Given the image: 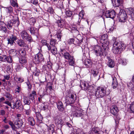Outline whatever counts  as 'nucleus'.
Returning <instances> with one entry per match:
<instances>
[{
  "mask_svg": "<svg viewBox=\"0 0 134 134\" xmlns=\"http://www.w3.org/2000/svg\"><path fill=\"white\" fill-rule=\"evenodd\" d=\"M107 48V46L103 44L101 47L98 45L95 46L92 51L97 56L101 57L104 55H106V51Z\"/></svg>",
  "mask_w": 134,
  "mask_h": 134,
  "instance_id": "1",
  "label": "nucleus"
},
{
  "mask_svg": "<svg viewBox=\"0 0 134 134\" xmlns=\"http://www.w3.org/2000/svg\"><path fill=\"white\" fill-rule=\"evenodd\" d=\"M125 45L121 42H118L117 41L114 42L113 48V52L116 54L120 53L125 49Z\"/></svg>",
  "mask_w": 134,
  "mask_h": 134,
  "instance_id": "2",
  "label": "nucleus"
},
{
  "mask_svg": "<svg viewBox=\"0 0 134 134\" xmlns=\"http://www.w3.org/2000/svg\"><path fill=\"white\" fill-rule=\"evenodd\" d=\"M76 94L70 91H68L65 97V103L66 105L73 104L76 99Z\"/></svg>",
  "mask_w": 134,
  "mask_h": 134,
  "instance_id": "3",
  "label": "nucleus"
},
{
  "mask_svg": "<svg viewBox=\"0 0 134 134\" xmlns=\"http://www.w3.org/2000/svg\"><path fill=\"white\" fill-rule=\"evenodd\" d=\"M106 88L100 87H98L96 90L95 96L97 98H102L106 94Z\"/></svg>",
  "mask_w": 134,
  "mask_h": 134,
  "instance_id": "4",
  "label": "nucleus"
},
{
  "mask_svg": "<svg viewBox=\"0 0 134 134\" xmlns=\"http://www.w3.org/2000/svg\"><path fill=\"white\" fill-rule=\"evenodd\" d=\"M120 12L119 13V21L121 22H124L127 19V16L126 12L124 10L119 9Z\"/></svg>",
  "mask_w": 134,
  "mask_h": 134,
  "instance_id": "5",
  "label": "nucleus"
},
{
  "mask_svg": "<svg viewBox=\"0 0 134 134\" xmlns=\"http://www.w3.org/2000/svg\"><path fill=\"white\" fill-rule=\"evenodd\" d=\"M20 34L23 40H27L30 42L33 41L31 36L29 35L25 30H23L21 31Z\"/></svg>",
  "mask_w": 134,
  "mask_h": 134,
  "instance_id": "6",
  "label": "nucleus"
},
{
  "mask_svg": "<svg viewBox=\"0 0 134 134\" xmlns=\"http://www.w3.org/2000/svg\"><path fill=\"white\" fill-rule=\"evenodd\" d=\"M18 19V20H16L12 19L10 20H8L7 21H5V23L3 22L4 24L5 25L8 30H11L12 28V27L13 24H14L16 23H17L18 24H19V21Z\"/></svg>",
  "mask_w": 134,
  "mask_h": 134,
  "instance_id": "7",
  "label": "nucleus"
},
{
  "mask_svg": "<svg viewBox=\"0 0 134 134\" xmlns=\"http://www.w3.org/2000/svg\"><path fill=\"white\" fill-rule=\"evenodd\" d=\"M44 58L43 55L41 53H38L36 54L33 58V61L35 64H38L42 61Z\"/></svg>",
  "mask_w": 134,
  "mask_h": 134,
  "instance_id": "8",
  "label": "nucleus"
},
{
  "mask_svg": "<svg viewBox=\"0 0 134 134\" xmlns=\"http://www.w3.org/2000/svg\"><path fill=\"white\" fill-rule=\"evenodd\" d=\"M17 39V36L14 34H12L10 36H8L7 38L8 41L7 44L10 46H12L14 43H15V41Z\"/></svg>",
  "mask_w": 134,
  "mask_h": 134,
  "instance_id": "9",
  "label": "nucleus"
},
{
  "mask_svg": "<svg viewBox=\"0 0 134 134\" xmlns=\"http://www.w3.org/2000/svg\"><path fill=\"white\" fill-rule=\"evenodd\" d=\"M6 61L8 63H12L13 61L12 57L10 56H7L5 55L0 56V62H4Z\"/></svg>",
  "mask_w": 134,
  "mask_h": 134,
  "instance_id": "10",
  "label": "nucleus"
},
{
  "mask_svg": "<svg viewBox=\"0 0 134 134\" xmlns=\"http://www.w3.org/2000/svg\"><path fill=\"white\" fill-rule=\"evenodd\" d=\"M105 16L107 18H114L115 16V12L114 10H110L106 11Z\"/></svg>",
  "mask_w": 134,
  "mask_h": 134,
  "instance_id": "11",
  "label": "nucleus"
},
{
  "mask_svg": "<svg viewBox=\"0 0 134 134\" xmlns=\"http://www.w3.org/2000/svg\"><path fill=\"white\" fill-rule=\"evenodd\" d=\"M15 130L16 131V129L21 128L23 124V122L21 119L18 118V120L14 122Z\"/></svg>",
  "mask_w": 134,
  "mask_h": 134,
  "instance_id": "12",
  "label": "nucleus"
},
{
  "mask_svg": "<svg viewBox=\"0 0 134 134\" xmlns=\"http://www.w3.org/2000/svg\"><path fill=\"white\" fill-rule=\"evenodd\" d=\"M114 6L119 7L122 5L123 1L122 0H111Z\"/></svg>",
  "mask_w": 134,
  "mask_h": 134,
  "instance_id": "13",
  "label": "nucleus"
},
{
  "mask_svg": "<svg viewBox=\"0 0 134 134\" xmlns=\"http://www.w3.org/2000/svg\"><path fill=\"white\" fill-rule=\"evenodd\" d=\"M60 53L65 59H67L70 58V56H72L69 54L68 52H67L64 49H61Z\"/></svg>",
  "mask_w": 134,
  "mask_h": 134,
  "instance_id": "14",
  "label": "nucleus"
},
{
  "mask_svg": "<svg viewBox=\"0 0 134 134\" xmlns=\"http://www.w3.org/2000/svg\"><path fill=\"white\" fill-rule=\"evenodd\" d=\"M110 111L111 114L114 116H115L117 114L118 110L116 106L113 105L110 108Z\"/></svg>",
  "mask_w": 134,
  "mask_h": 134,
  "instance_id": "15",
  "label": "nucleus"
},
{
  "mask_svg": "<svg viewBox=\"0 0 134 134\" xmlns=\"http://www.w3.org/2000/svg\"><path fill=\"white\" fill-rule=\"evenodd\" d=\"M88 84L86 82L81 81L80 82V87L82 90L88 91Z\"/></svg>",
  "mask_w": 134,
  "mask_h": 134,
  "instance_id": "16",
  "label": "nucleus"
},
{
  "mask_svg": "<svg viewBox=\"0 0 134 134\" xmlns=\"http://www.w3.org/2000/svg\"><path fill=\"white\" fill-rule=\"evenodd\" d=\"M108 37V36L107 34H104L102 35L100 38V41L103 44L107 45V46H108V43H107V39Z\"/></svg>",
  "mask_w": 134,
  "mask_h": 134,
  "instance_id": "17",
  "label": "nucleus"
},
{
  "mask_svg": "<svg viewBox=\"0 0 134 134\" xmlns=\"http://www.w3.org/2000/svg\"><path fill=\"white\" fill-rule=\"evenodd\" d=\"M36 116L37 118V122L38 123H41L42 122L43 118L42 116L39 112H37L36 113Z\"/></svg>",
  "mask_w": 134,
  "mask_h": 134,
  "instance_id": "18",
  "label": "nucleus"
},
{
  "mask_svg": "<svg viewBox=\"0 0 134 134\" xmlns=\"http://www.w3.org/2000/svg\"><path fill=\"white\" fill-rule=\"evenodd\" d=\"M28 122L30 125L31 126H34L36 122L34 118L32 116H30L27 119Z\"/></svg>",
  "mask_w": 134,
  "mask_h": 134,
  "instance_id": "19",
  "label": "nucleus"
},
{
  "mask_svg": "<svg viewBox=\"0 0 134 134\" xmlns=\"http://www.w3.org/2000/svg\"><path fill=\"white\" fill-rule=\"evenodd\" d=\"M75 109H76L75 111H74V114L76 117H80L83 115L82 113V111L80 109H79L77 107H75Z\"/></svg>",
  "mask_w": 134,
  "mask_h": 134,
  "instance_id": "20",
  "label": "nucleus"
},
{
  "mask_svg": "<svg viewBox=\"0 0 134 134\" xmlns=\"http://www.w3.org/2000/svg\"><path fill=\"white\" fill-rule=\"evenodd\" d=\"M65 23V21L62 19L58 20L55 22L58 26L60 28H63L64 26Z\"/></svg>",
  "mask_w": 134,
  "mask_h": 134,
  "instance_id": "21",
  "label": "nucleus"
},
{
  "mask_svg": "<svg viewBox=\"0 0 134 134\" xmlns=\"http://www.w3.org/2000/svg\"><path fill=\"white\" fill-rule=\"evenodd\" d=\"M73 129V132L74 133L76 134H86L81 129L76 127H74Z\"/></svg>",
  "mask_w": 134,
  "mask_h": 134,
  "instance_id": "22",
  "label": "nucleus"
},
{
  "mask_svg": "<svg viewBox=\"0 0 134 134\" xmlns=\"http://www.w3.org/2000/svg\"><path fill=\"white\" fill-rule=\"evenodd\" d=\"M48 50L50 51V52L54 55L56 54L57 53V49L55 46L50 47L48 46Z\"/></svg>",
  "mask_w": 134,
  "mask_h": 134,
  "instance_id": "23",
  "label": "nucleus"
},
{
  "mask_svg": "<svg viewBox=\"0 0 134 134\" xmlns=\"http://www.w3.org/2000/svg\"><path fill=\"white\" fill-rule=\"evenodd\" d=\"M113 80L112 87L114 89L117 88L118 86V83L116 78L115 77H114L113 78Z\"/></svg>",
  "mask_w": 134,
  "mask_h": 134,
  "instance_id": "24",
  "label": "nucleus"
},
{
  "mask_svg": "<svg viewBox=\"0 0 134 134\" xmlns=\"http://www.w3.org/2000/svg\"><path fill=\"white\" fill-rule=\"evenodd\" d=\"M19 63L25 66H26L27 64V61L26 58L25 57H21L19 59Z\"/></svg>",
  "mask_w": 134,
  "mask_h": 134,
  "instance_id": "25",
  "label": "nucleus"
},
{
  "mask_svg": "<svg viewBox=\"0 0 134 134\" xmlns=\"http://www.w3.org/2000/svg\"><path fill=\"white\" fill-rule=\"evenodd\" d=\"M57 105L58 109L60 111H63L64 109L63 104L61 101H59L57 103Z\"/></svg>",
  "mask_w": 134,
  "mask_h": 134,
  "instance_id": "26",
  "label": "nucleus"
},
{
  "mask_svg": "<svg viewBox=\"0 0 134 134\" xmlns=\"http://www.w3.org/2000/svg\"><path fill=\"white\" fill-rule=\"evenodd\" d=\"M23 102L24 103V105H30L31 102L30 99L25 96H24L23 98Z\"/></svg>",
  "mask_w": 134,
  "mask_h": 134,
  "instance_id": "27",
  "label": "nucleus"
},
{
  "mask_svg": "<svg viewBox=\"0 0 134 134\" xmlns=\"http://www.w3.org/2000/svg\"><path fill=\"white\" fill-rule=\"evenodd\" d=\"M16 42L21 47H25L26 45L23 39H18Z\"/></svg>",
  "mask_w": 134,
  "mask_h": 134,
  "instance_id": "28",
  "label": "nucleus"
},
{
  "mask_svg": "<svg viewBox=\"0 0 134 134\" xmlns=\"http://www.w3.org/2000/svg\"><path fill=\"white\" fill-rule=\"evenodd\" d=\"M55 123L56 125H60L62 126L63 125L64 122L61 119H59L57 118H55Z\"/></svg>",
  "mask_w": 134,
  "mask_h": 134,
  "instance_id": "29",
  "label": "nucleus"
},
{
  "mask_svg": "<svg viewBox=\"0 0 134 134\" xmlns=\"http://www.w3.org/2000/svg\"><path fill=\"white\" fill-rule=\"evenodd\" d=\"M18 52L16 49H10L9 51V53L10 55V56L11 57L12 56H14L16 55L17 53Z\"/></svg>",
  "mask_w": 134,
  "mask_h": 134,
  "instance_id": "30",
  "label": "nucleus"
},
{
  "mask_svg": "<svg viewBox=\"0 0 134 134\" xmlns=\"http://www.w3.org/2000/svg\"><path fill=\"white\" fill-rule=\"evenodd\" d=\"M5 10L7 13H8L9 14H12L13 13V8L9 6L7 7H5Z\"/></svg>",
  "mask_w": 134,
  "mask_h": 134,
  "instance_id": "31",
  "label": "nucleus"
},
{
  "mask_svg": "<svg viewBox=\"0 0 134 134\" xmlns=\"http://www.w3.org/2000/svg\"><path fill=\"white\" fill-rule=\"evenodd\" d=\"M69 65L73 66L74 65L75 60L72 56H70V58L68 59Z\"/></svg>",
  "mask_w": 134,
  "mask_h": 134,
  "instance_id": "32",
  "label": "nucleus"
},
{
  "mask_svg": "<svg viewBox=\"0 0 134 134\" xmlns=\"http://www.w3.org/2000/svg\"><path fill=\"white\" fill-rule=\"evenodd\" d=\"M97 127H95L92 128L90 132V134H99V131Z\"/></svg>",
  "mask_w": 134,
  "mask_h": 134,
  "instance_id": "33",
  "label": "nucleus"
},
{
  "mask_svg": "<svg viewBox=\"0 0 134 134\" xmlns=\"http://www.w3.org/2000/svg\"><path fill=\"white\" fill-rule=\"evenodd\" d=\"M16 104L17 106V108L20 110H23V107H21V102L20 100H16Z\"/></svg>",
  "mask_w": 134,
  "mask_h": 134,
  "instance_id": "34",
  "label": "nucleus"
},
{
  "mask_svg": "<svg viewBox=\"0 0 134 134\" xmlns=\"http://www.w3.org/2000/svg\"><path fill=\"white\" fill-rule=\"evenodd\" d=\"M28 30L30 31L31 34L32 35H35L37 31H38L37 29L36 28L33 27H30Z\"/></svg>",
  "mask_w": 134,
  "mask_h": 134,
  "instance_id": "35",
  "label": "nucleus"
},
{
  "mask_svg": "<svg viewBox=\"0 0 134 134\" xmlns=\"http://www.w3.org/2000/svg\"><path fill=\"white\" fill-rule=\"evenodd\" d=\"M108 65L110 68H113L115 65L114 61L110 59L108 60Z\"/></svg>",
  "mask_w": 134,
  "mask_h": 134,
  "instance_id": "36",
  "label": "nucleus"
},
{
  "mask_svg": "<svg viewBox=\"0 0 134 134\" xmlns=\"http://www.w3.org/2000/svg\"><path fill=\"white\" fill-rule=\"evenodd\" d=\"M85 64L87 68H89L91 66L92 64V62L89 59H87L85 60Z\"/></svg>",
  "mask_w": 134,
  "mask_h": 134,
  "instance_id": "37",
  "label": "nucleus"
},
{
  "mask_svg": "<svg viewBox=\"0 0 134 134\" xmlns=\"http://www.w3.org/2000/svg\"><path fill=\"white\" fill-rule=\"evenodd\" d=\"M129 11H130V15L131 17V18L134 20V8H130Z\"/></svg>",
  "mask_w": 134,
  "mask_h": 134,
  "instance_id": "38",
  "label": "nucleus"
},
{
  "mask_svg": "<svg viewBox=\"0 0 134 134\" xmlns=\"http://www.w3.org/2000/svg\"><path fill=\"white\" fill-rule=\"evenodd\" d=\"M57 38H58L59 41H61V38L62 36L61 31L60 30H58L57 33Z\"/></svg>",
  "mask_w": 134,
  "mask_h": 134,
  "instance_id": "39",
  "label": "nucleus"
},
{
  "mask_svg": "<svg viewBox=\"0 0 134 134\" xmlns=\"http://www.w3.org/2000/svg\"><path fill=\"white\" fill-rule=\"evenodd\" d=\"M56 40L51 39L50 42V45L49 44V46L50 47H54L55 46V44L56 43Z\"/></svg>",
  "mask_w": 134,
  "mask_h": 134,
  "instance_id": "40",
  "label": "nucleus"
},
{
  "mask_svg": "<svg viewBox=\"0 0 134 134\" xmlns=\"http://www.w3.org/2000/svg\"><path fill=\"white\" fill-rule=\"evenodd\" d=\"M53 125L49 126L48 128V130L50 134H55L54 130L53 127Z\"/></svg>",
  "mask_w": 134,
  "mask_h": 134,
  "instance_id": "41",
  "label": "nucleus"
},
{
  "mask_svg": "<svg viewBox=\"0 0 134 134\" xmlns=\"http://www.w3.org/2000/svg\"><path fill=\"white\" fill-rule=\"evenodd\" d=\"M10 2L11 5L13 7H18L16 0H10Z\"/></svg>",
  "mask_w": 134,
  "mask_h": 134,
  "instance_id": "42",
  "label": "nucleus"
},
{
  "mask_svg": "<svg viewBox=\"0 0 134 134\" xmlns=\"http://www.w3.org/2000/svg\"><path fill=\"white\" fill-rule=\"evenodd\" d=\"M21 57H25L26 54L25 51L23 49L20 50L18 52Z\"/></svg>",
  "mask_w": 134,
  "mask_h": 134,
  "instance_id": "43",
  "label": "nucleus"
},
{
  "mask_svg": "<svg viewBox=\"0 0 134 134\" xmlns=\"http://www.w3.org/2000/svg\"><path fill=\"white\" fill-rule=\"evenodd\" d=\"M127 86L129 88L134 92V84L131 82L127 84Z\"/></svg>",
  "mask_w": 134,
  "mask_h": 134,
  "instance_id": "44",
  "label": "nucleus"
},
{
  "mask_svg": "<svg viewBox=\"0 0 134 134\" xmlns=\"http://www.w3.org/2000/svg\"><path fill=\"white\" fill-rule=\"evenodd\" d=\"M0 30L3 31L5 33L8 32V33L10 31L8 30V29L5 26H0Z\"/></svg>",
  "mask_w": 134,
  "mask_h": 134,
  "instance_id": "45",
  "label": "nucleus"
},
{
  "mask_svg": "<svg viewBox=\"0 0 134 134\" xmlns=\"http://www.w3.org/2000/svg\"><path fill=\"white\" fill-rule=\"evenodd\" d=\"M130 109L131 112L134 113V101L131 103L130 105Z\"/></svg>",
  "mask_w": 134,
  "mask_h": 134,
  "instance_id": "46",
  "label": "nucleus"
},
{
  "mask_svg": "<svg viewBox=\"0 0 134 134\" xmlns=\"http://www.w3.org/2000/svg\"><path fill=\"white\" fill-rule=\"evenodd\" d=\"M23 69H24V70H27V69L26 67V66H25L22 65H21L18 66L17 68V69L18 70H20Z\"/></svg>",
  "mask_w": 134,
  "mask_h": 134,
  "instance_id": "47",
  "label": "nucleus"
},
{
  "mask_svg": "<svg viewBox=\"0 0 134 134\" xmlns=\"http://www.w3.org/2000/svg\"><path fill=\"white\" fill-rule=\"evenodd\" d=\"M30 24L32 25H34L36 22L35 19L34 18H30L29 20Z\"/></svg>",
  "mask_w": 134,
  "mask_h": 134,
  "instance_id": "48",
  "label": "nucleus"
},
{
  "mask_svg": "<svg viewBox=\"0 0 134 134\" xmlns=\"http://www.w3.org/2000/svg\"><path fill=\"white\" fill-rule=\"evenodd\" d=\"M120 63L122 65H125L127 64L126 60L124 59H120L119 60Z\"/></svg>",
  "mask_w": 134,
  "mask_h": 134,
  "instance_id": "49",
  "label": "nucleus"
},
{
  "mask_svg": "<svg viewBox=\"0 0 134 134\" xmlns=\"http://www.w3.org/2000/svg\"><path fill=\"white\" fill-rule=\"evenodd\" d=\"M5 96L7 98L10 99L12 100L13 99L12 95L8 92H6L5 94Z\"/></svg>",
  "mask_w": 134,
  "mask_h": 134,
  "instance_id": "50",
  "label": "nucleus"
},
{
  "mask_svg": "<svg viewBox=\"0 0 134 134\" xmlns=\"http://www.w3.org/2000/svg\"><path fill=\"white\" fill-rule=\"evenodd\" d=\"M9 124L11 126L12 129L13 130H15V124L11 121H9L8 122Z\"/></svg>",
  "mask_w": 134,
  "mask_h": 134,
  "instance_id": "51",
  "label": "nucleus"
},
{
  "mask_svg": "<svg viewBox=\"0 0 134 134\" xmlns=\"http://www.w3.org/2000/svg\"><path fill=\"white\" fill-rule=\"evenodd\" d=\"M41 43L43 45H45L47 46V48L49 46V44L47 42V41L45 40H42L41 41Z\"/></svg>",
  "mask_w": 134,
  "mask_h": 134,
  "instance_id": "52",
  "label": "nucleus"
},
{
  "mask_svg": "<svg viewBox=\"0 0 134 134\" xmlns=\"http://www.w3.org/2000/svg\"><path fill=\"white\" fill-rule=\"evenodd\" d=\"M66 15L68 17H70L71 16L72 14V12L70 10H68L66 12Z\"/></svg>",
  "mask_w": 134,
  "mask_h": 134,
  "instance_id": "53",
  "label": "nucleus"
},
{
  "mask_svg": "<svg viewBox=\"0 0 134 134\" xmlns=\"http://www.w3.org/2000/svg\"><path fill=\"white\" fill-rule=\"evenodd\" d=\"M91 73L94 76H96L98 75L99 73L97 71H96L94 70L91 71Z\"/></svg>",
  "mask_w": 134,
  "mask_h": 134,
  "instance_id": "54",
  "label": "nucleus"
},
{
  "mask_svg": "<svg viewBox=\"0 0 134 134\" xmlns=\"http://www.w3.org/2000/svg\"><path fill=\"white\" fill-rule=\"evenodd\" d=\"M26 83L28 86V89L30 90L32 88V86L30 84L29 79H27V81L26 82Z\"/></svg>",
  "mask_w": 134,
  "mask_h": 134,
  "instance_id": "55",
  "label": "nucleus"
},
{
  "mask_svg": "<svg viewBox=\"0 0 134 134\" xmlns=\"http://www.w3.org/2000/svg\"><path fill=\"white\" fill-rule=\"evenodd\" d=\"M115 116H116V118L115 119V122L116 124H118L119 122V121L120 119V118L119 116H118L117 114Z\"/></svg>",
  "mask_w": 134,
  "mask_h": 134,
  "instance_id": "56",
  "label": "nucleus"
},
{
  "mask_svg": "<svg viewBox=\"0 0 134 134\" xmlns=\"http://www.w3.org/2000/svg\"><path fill=\"white\" fill-rule=\"evenodd\" d=\"M47 11L51 14H53L54 11L53 8L51 7H49Z\"/></svg>",
  "mask_w": 134,
  "mask_h": 134,
  "instance_id": "57",
  "label": "nucleus"
},
{
  "mask_svg": "<svg viewBox=\"0 0 134 134\" xmlns=\"http://www.w3.org/2000/svg\"><path fill=\"white\" fill-rule=\"evenodd\" d=\"M21 88L20 87V85H18L16 86V88L15 90V91L16 92L19 93L20 91L21 90Z\"/></svg>",
  "mask_w": 134,
  "mask_h": 134,
  "instance_id": "58",
  "label": "nucleus"
},
{
  "mask_svg": "<svg viewBox=\"0 0 134 134\" xmlns=\"http://www.w3.org/2000/svg\"><path fill=\"white\" fill-rule=\"evenodd\" d=\"M74 41V39L73 38H71L69 39L68 41V43L70 44L73 43Z\"/></svg>",
  "mask_w": 134,
  "mask_h": 134,
  "instance_id": "59",
  "label": "nucleus"
},
{
  "mask_svg": "<svg viewBox=\"0 0 134 134\" xmlns=\"http://www.w3.org/2000/svg\"><path fill=\"white\" fill-rule=\"evenodd\" d=\"M30 107L29 106V109H25L24 112L27 115H29L31 113V110L29 109Z\"/></svg>",
  "mask_w": 134,
  "mask_h": 134,
  "instance_id": "60",
  "label": "nucleus"
},
{
  "mask_svg": "<svg viewBox=\"0 0 134 134\" xmlns=\"http://www.w3.org/2000/svg\"><path fill=\"white\" fill-rule=\"evenodd\" d=\"M15 103L14 101L13 100L11 102V106L10 108L13 109H15Z\"/></svg>",
  "mask_w": 134,
  "mask_h": 134,
  "instance_id": "61",
  "label": "nucleus"
},
{
  "mask_svg": "<svg viewBox=\"0 0 134 134\" xmlns=\"http://www.w3.org/2000/svg\"><path fill=\"white\" fill-rule=\"evenodd\" d=\"M39 70H37V69L35 70V71L33 72V74L36 76H38L39 74V72L38 71Z\"/></svg>",
  "mask_w": 134,
  "mask_h": 134,
  "instance_id": "62",
  "label": "nucleus"
},
{
  "mask_svg": "<svg viewBox=\"0 0 134 134\" xmlns=\"http://www.w3.org/2000/svg\"><path fill=\"white\" fill-rule=\"evenodd\" d=\"M84 15V11L83 10L81 11L79 13V16L81 18H83Z\"/></svg>",
  "mask_w": 134,
  "mask_h": 134,
  "instance_id": "63",
  "label": "nucleus"
},
{
  "mask_svg": "<svg viewBox=\"0 0 134 134\" xmlns=\"http://www.w3.org/2000/svg\"><path fill=\"white\" fill-rule=\"evenodd\" d=\"M52 64L50 62H48L47 63V67L48 68V69H51L52 68Z\"/></svg>",
  "mask_w": 134,
  "mask_h": 134,
  "instance_id": "64",
  "label": "nucleus"
}]
</instances>
